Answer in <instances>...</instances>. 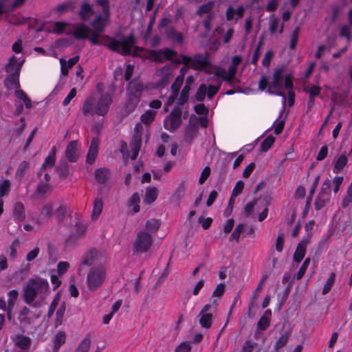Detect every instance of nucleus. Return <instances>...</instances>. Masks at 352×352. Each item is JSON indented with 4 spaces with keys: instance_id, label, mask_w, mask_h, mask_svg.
<instances>
[{
    "instance_id": "nucleus-32",
    "label": "nucleus",
    "mask_w": 352,
    "mask_h": 352,
    "mask_svg": "<svg viewBox=\"0 0 352 352\" xmlns=\"http://www.w3.org/2000/svg\"><path fill=\"white\" fill-rule=\"evenodd\" d=\"M103 208V201L101 198L97 197L94 199V207L91 214L93 220H96L102 212Z\"/></svg>"
},
{
    "instance_id": "nucleus-51",
    "label": "nucleus",
    "mask_w": 352,
    "mask_h": 352,
    "mask_svg": "<svg viewBox=\"0 0 352 352\" xmlns=\"http://www.w3.org/2000/svg\"><path fill=\"white\" fill-rule=\"evenodd\" d=\"M290 336V331H285L282 336L279 338V339L277 340L275 349L276 351L280 349V348L283 347L287 342L288 338Z\"/></svg>"
},
{
    "instance_id": "nucleus-17",
    "label": "nucleus",
    "mask_w": 352,
    "mask_h": 352,
    "mask_svg": "<svg viewBox=\"0 0 352 352\" xmlns=\"http://www.w3.org/2000/svg\"><path fill=\"white\" fill-rule=\"evenodd\" d=\"M109 17L110 16L104 15L103 14L96 16L90 23L94 31L100 33L104 32L109 21Z\"/></svg>"
},
{
    "instance_id": "nucleus-56",
    "label": "nucleus",
    "mask_w": 352,
    "mask_h": 352,
    "mask_svg": "<svg viewBox=\"0 0 352 352\" xmlns=\"http://www.w3.org/2000/svg\"><path fill=\"white\" fill-rule=\"evenodd\" d=\"M74 8L73 3L70 1L65 2L63 3L59 4L56 7V10L59 14H62L70 10H72Z\"/></svg>"
},
{
    "instance_id": "nucleus-62",
    "label": "nucleus",
    "mask_w": 352,
    "mask_h": 352,
    "mask_svg": "<svg viewBox=\"0 0 352 352\" xmlns=\"http://www.w3.org/2000/svg\"><path fill=\"white\" fill-rule=\"evenodd\" d=\"M300 32V28L296 27L292 32V34L291 35V39H290V44L289 47L292 50H294L297 44L298 38V34Z\"/></svg>"
},
{
    "instance_id": "nucleus-50",
    "label": "nucleus",
    "mask_w": 352,
    "mask_h": 352,
    "mask_svg": "<svg viewBox=\"0 0 352 352\" xmlns=\"http://www.w3.org/2000/svg\"><path fill=\"white\" fill-rule=\"evenodd\" d=\"M55 162L56 158L48 155L47 157H45L44 162L38 173V175H40L41 173L45 171L47 168L53 167L55 164Z\"/></svg>"
},
{
    "instance_id": "nucleus-45",
    "label": "nucleus",
    "mask_w": 352,
    "mask_h": 352,
    "mask_svg": "<svg viewBox=\"0 0 352 352\" xmlns=\"http://www.w3.org/2000/svg\"><path fill=\"white\" fill-rule=\"evenodd\" d=\"M91 343L90 338L89 336H86L76 349L75 352H88Z\"/></svg>"
},
{
    "instance_id": "nucleus-42",
    "label": "nucleus",
    "mask_w": 352,
    "mask_h": 352,
    "mask_svg": "<svg viewBox=\"0 0 352 352\" xmlns=\"http://www.w3.org/2000/svg\"><path fill=\"white\" fill-rule=\"evenodd\" d=\"M140 198L138 192H135L130 198L129 206L133 207V213H137L140 211Z\"/></svg>"
},
{
    "instance_id": "nucleus-1",
    "label": "nucleus",
    "mask_w": 352,
    "mask_h": 352,
    "mask_svg": "<svg viewBox=\"0 0 352 352\" xmlns=\"http://www.w3.org/2000/svg\"><path fill=\"white\" fill-rule=\"evenodd\" d=\"M87 38L93 45H103L122 55L135 56L139 50V47L135 46V38L132 34L118 41L107 35H101L100 32L91 30Z\"/></svg>"
},
{
    "instance_id": "nucleus-16",
    "label": "nucleus",
    "mask_w": 352,
    "mask_h": 352,
    "mask_svg": "<svg viewBox=\"0 0 352 352\" xmlns=\"http://www.w3.org/2000/svg\"><path fill=\"white\" fill-rule=\"evenodd\" d=\"M311 237V233L309 232L306 237L302 239L298 244L296 251L294 254V261L299 263L305 256L306 252V247L310 241Z\"/></svg>"
},
{
    "instance_id": "nucleus-41",
    "label": "nucleus",
    "mask_w": 352,
    "mask_h": 352,
    "mask_svg": "<svg viewBox=\"0 0 352 352\" xmlns=\"http://www.w3.org/2000/svg\"><path fill=\"white\" fill-rule=\"evenodd\" d=\"M320 180V175L316 176V177L314 179V182L313 183V185L309 190V196L307 198L306 204H305V208L306 209H308L310 208L311 203L312 201V197L315 193L316 189L317 188V186Z\"/></svg>"
},
{
    "instance_id": "nucleus-25",
    "label": "nucleus",
    "mask_w": 352,
    "mask_h": 352,
    "mask_svg": "<svg viewBox=\"0 0 352 352\" xmlns=\"http://www.w3.org/2000/svg\"><path fill=\"white\" fill-rule=\"evenodd\" d=\"M78 60V56H76L72 58H69L67 61L63 58H60V63L61 67L62 74L65 76H67L69 69H71L74 65H76Z\"/></svg>"
},
{
    "instance_id": "nucleus-10",
    "label": "nucleus",
    "mask_w": 352,
    "mask_h": 352,
    "mask_svg": "<svg viewBox=\"0 0 352 352\" xmlns=\"http://www.w3.org/2000/svg\"><path fill=\"white\" fill-rule=\"evenodd\" d=\"M283 71H284V68L283 67L274 69L271 85L269 86L268 89H267V91L270 94H275V95L283 97L284 99V102H285L286 95L281 90V89L283 87Z\"/></svg>"
},
{
    "instance_id": "nucleus-54",
    "label": "nucleus",
    "mask_w": 352,
    "mask_h": 352,
    "mask_svg": "<svg viewBox=\"0 0 352 352\" xmlns=\"http://www.w3.org/2000/svg\"><path fill=\"white\" fill-rule=\"evenodd\" d=\"M275 141V138L270 135L265 138L261 144V151L266 152L271 148Z\"/></svg>"
},
{
    "instance_id": "nucleus-53",
    "label": "nucleus",
    "mask_w": 352,
    "mask_h": 352,
    "mask_svg": "<svg viewBox=\"0 0 352 352\" xmlns=\"http://www.w3.org/2000/svg\"><path fill=\"white\" fill-rule=\"evenodd\" d=\"M304 90L310 97L315 98L320 94L321 88L316 85H307L305 87Z\"/></svg>"
},
{
    "instance_id": "nucleus-58",
    "label": "nucleus",
    "mask_w": 352,
    "mask_h": 352,
    "mask_svg": "<svg viewBox=\"0 0 352 352\" xmlns=\"http://www.w3.org/2000/svg\"><path fill=\"white\" fill-rule=\"evenodd\" d=\"M209 70L211 71V72H208V74H213L215 76L221 78L223 80H225L226 78V69L219 67H212L211 65L209 67Z\"/></svg>"
},
{
    "instance_id": "nucleus-6",
    "label": "nucleus",
    "mask_w": 352,
    "mask_h": 352,
    "mask_svg": "<svg viewBox=\"0 0 352 352\" xmlns=\"http://www.w3.org/2000/svg\"><path fill=\"white\" fill-rule=\"evenodd\" d=\"M180 63H182V60L179 58H177L173 60L171 63L167 64L164 67L157 69L155 73L156 86L164 87L168 85L173 77V70L176 66Z\"/></svg>"
},
{
    "instance_id": "nucleus-57",
    "label": "nucleus",
    "mask_w": 352,
    "mask_h": 352,
    "mask_svg": "<svg viewBox=\"0 0 352 352\" xmlns=\"http://www.w3.org/2000/svg\"><path fill=\"white\" fill-rule=\"evenodd\" d=\"M10 190V182L8 179H4L0 184V198L8 195Z\"/></svg>"
},
{
    "instance_id": "nucleus-13",
    "label": "nucleus",
    "mask_w": 352,
    "mask_h": 352,
    "mask_svg": "<svg viewBox=\"0 0 352 352\" xmlns=\"http://www.w3.org/2000/svg\"><path fill=\"white\" fill-rule=\"evenodd\" d=\"M217 300H214L212 304H207L204 306L199 314V324L205 329H209L212 325V314L216 309Z\"/></svg>"
},
{
    "instance_id": "nucleus-48",
    "label": "nucleus",
    "mask_w": 352,
    "mask_h": 352,
    "mask_svg": "<svg viewBox=\"0 0 352 352\" xmlns=\"http://www.w3.org/2000/svg\"><path fill=\"white\" fill-rule=\"evenodd\" d=\"M190 90V87L188 85H185L180 93L179 98L177 99V103L179 105L184 104L188 100Z\"/></svg>"
},
{
    "instance_id": "nucleus-39",
    "label": "nucleus",
    "mask_w": 352,
    "mask_h": 352,
    "mask_svg": "<svg viewBox=\"0 0 352 352\" xmlns=\"http://www.w3.org/2000/svg\"><path fill=\"white\" fill-rule=\"evenodd\" d=\"M138 102H139V100L138 99L132 98L128 96V99L126 100L124 109L123 110V114L128 115L131 112H132L135 109Z\"/></svg>"
},
{
    "instance_id": "nucleus-14",
    "label": "nucleus",
    "mask_w": 352,
    "mask_h": 352,
    "mask_svg": "<svg viewBox=\"0 0 352 352\" xmlns=\"http://www.w3.org/2000/svg\"><path fill=\"white\" fill-rule=\"evenodd\" d=\"M176 54L175 51L169 48H166L164 50H150L148 54V58L156 63H164L166 60H171Z\"/></svg>"
},
{
    "instance_id": "nucleus-36",
    "label": "nucleus",
    "mask_w": 352,
    "mask_h": 352,
    "mask_svg": "<svg viewBox=\"0 0 352 352\" xmlns=\"http://www.w3.org/2000/svg\"><path fill=\"white\" fill-rule=\"evenodd\" d=\"M351 204H352V182L347 187L346 192L342 197L341 206L343 208H346Z\"/></svg>"
},
{
    "instance_id": "nucleus-4",
    "label": "nucleus",
    "mask_w": 352,
    "mask_h": 352,
    "mask_svg": "<svg viewBox=\"0 0 352 352\" xmlns=\"http://www.w3.org/2000/svg\"><path fill=\"white\" fill-rule=\"evenodd\" d=\"M106 268L103 265L92 266L87 274L86 284L87 289L93 292L100 287L106 278Z\"/></svg>"
},
{
    "instance_id": "nucleus-28",
    "label": "nucleus",
    "mask_w": 352,
    "mask_h": 352,
    "mask_svg": "<svg viewBox=\"0 0 352 352\" xmlns=\"http://www.w3.org/2000/svg\"><path fill=\"white\" fill-rule=\"evenodd\" d=\"M13 217L15 221L22 222L25 219V207L23 203L19 201L14 206Z\"/></svg>"
},
{
    "instance_id": "nucleus-59",
    "label": "nucleus",
    "mask_w": 352,
    "mask_h": 352,
    "mask_svg": "<svg viewBox=\"0 0 352 352\" xmlns=\"http://www.w3.org/2000/svg\"><path fill=\"white\" fill-rule=\"evenodd\" d=\"M184 80L182 75H179L175 78L174 82L170 87L172 92L179 94V89L184 82Z\"/></svg>"
},
{
    "instance_id": "nucleus-19",
    "label": "nucleus",
    "mask_w": 352,
    "mask_h": 352,
    "mask_svg": "<svg viewBox=\"0 0 352 352\" xmlns=\"http://www.w3.org/2000/svg\"><path fill=\"white\" fill-rule=\"evenodd\" d=\"M142 89L143 84L140 81L138 80H131L129 82L127 88L128 96L140 100Z\"/></svg>"
},
{
    "instance_id": "nucleus-2",
    "label": "nucleus",
    "mask_w": 352,
    "mask_h": 352,
    "mask_svg": "<svg viewBox=\"0 0 352 352\" xmlns=\"http://www.w3.org/2000/svg\"><path fill=\"white\" fill-rule=\"evenodd\" d=\"M49 292V284L41 278L30 279L23 290L24 301L30 306L41 307Z\"/></svg>"
},
{
    "instance_id": "nucleus-34",
    "label": "nucleus",
    "mask_w": 352,
    "mask_h": 352,
    "mask_svg": "<svg viewBox=\"0 0 352 352\" xmlns=\"http://www.w3.org/2000/svg\"><path fill=\"white\" fill-rule=\"evenodd\" d=\"M214 7V2L213 1H210L207 3L203 4L199 7V8L196 11V14L201 16L204 14H214L212 12Z\"/></svg>"
},
{
    "instance_id": "nucleus-63",
    "label": "nucleus",
    "mask_w": 352,
    "mask_h": 352,
    "mask_svg": "<svg viewBox=\"0 0 352 352\" xmlns=\"http://www.w3.org/2000/svg\"><path fill=\"white\" fill-rule=\"evenodd\" d=\"M309 263H310L309 258H307L304 261L303 263L302 264L300 268L299 269L298 273L296 275V279L300 280L302 278V276H304V274L307 269V267H308Z\"/></svg>"
},
{
    "instance_id": "nucleus-8",
    "label": "nucleus",
    "mask_w": 352,
    "mask_h": 352,
    "mask_svg": "<svg viewBox=\"0 0 352 352\" xmlns=\"http://www.w3.org/2000/svg\"><path fill=\"white\" fill-rule=\"evenodd\" d=\"M213 85L207 86L206 84H201L195 96V99L199 102L204 100L206 96L211 100L214 95L219 91L221 86V81L219 79H215Z\"/></svg>"
},
{
    "instance_id": "nucleus-24",
    "label": "nucleus",
    "mask_w": 352,
    "mask_h": 352,
    "mask_svg": "<svg viewBox=\"0 0 352 352\" xmlns=\"http://www.w3.org/2000/svg\"><path fill=\"white\" fill-rule=\"evenodd\" d=\"M94 14L93 6L88 3H83L80 6V9L78 12L79 17L83 21H88L91 16Z\"/></svg>"
},
{
    "instance_id": "nucleus-15",
    "label": "nucleus",
    "mask_w": 352,
    "mask_h": 352,
    "mask_svg": "<svg viewBox=\"0 0 352 352\" xmlns=\"http://www.w3.org/2000/svg\"><path fill=\"white\" fill-rule=\"evenodd\" d=\"M198 129V119L195 115L192 114L189 118V123L185 129V140L191 142L196 137Z\"/></svg>"
},
{
    "instance_id": "nucleus-49",
    "label": "nucleus",
    "mask_w": 352,
    "mask_h": 352,
    "mask_svg": "<svg viewBox=\"0 0 352 352\" xmlns=\"http://www.w3.org/2000/svg\"><path fill=\"white\" fill-rule=\"evenodd\" d=\"M156 115V111L153 110H147L141 116V121L146 124L151 123Z\"/></svg>"
},
{
    "instance_id": "nucleus-30",
    "label": "nucleus",
    "mask_w": 352,
    "mask_h": 352,
    "mask_svg": "<svg viewBox=\"0 0 352 352\" xmlns=\"http://www.w3.org/2000/svg\"><path fill=\"white\" fill-rule=\"evenodd\" d=\"M55 205L56 206L54 208V214L56 216L58 221L61 222L63 221L67 214L66 205L63 203L57 201H55Z\"/></svg>"
},
{
    "instance_id": "nucleus-44",
    "label": "nucleus",
    "mask_w": 352,
    "mask_h": 352,
    "mask_svg": "<svg viewBox=\"0 0 352 352\" xmlns=\"http://www.w3.org/2000/svg\"><path fill=\"white\" fill-rule=\"evenodd\" d=\"M65 311V302L61 303L59 308L56 313L55 327L60 326L63 321V316Z\"/></svg>"
},
{
    "instance_id": "nucleus-52",
    "label": "nucleus",
    "mask_w": 352,
    "mask_h": 352,
    "mask_svg": "<svg viewBox=\"0 0 352 352\" xmlns=\"http://www.w3.org/2000/svg\"><path fill=\"white\" fill-rule=\"evenodd\" d=\"M96 4L102 8L104 15L110 16V5L109 0H95Z\"/></svg>"
},
{
    "instance_id": "nucleus-27",
    "label": "nucleus",
    "mask_w": 352,
    "mask_h": 352,
    "mask_svg": "<svg viewBox=\"0 0 352 352\" xmlns=\"http://www.w3.org/2000/svg\"><path fill=\"white\" fill-rule=\"evenodd\" d=\"M91 29L84 24H78L74 30V37L77 39H85L88 38Z\"/></svg>"
},
{
    "instance_id": "nucleus-37",
    "label": "nucleus",
    "mask_w": 352,
    "mask_h": 352,
    "mask_svg": "<svg viewBox=\"0 0 352 352\" xmlns=\"http://www.w3.org/2000/svg\"><path fill=\"white\" fill-rule=\"evenodd\" d=\"M160 225L161 221L160 220L151 219L146 222L145 228L150 233H155L160 228Z\"/></svg>"
},
{
    "instance_id": "nucleus-33",
    "label": "nucleus",
    "mask_w": 352,
    "mask_h": 352,
    "mask_svg": "<svg viewBox=\"0 0 352 352\" xmlns=\"http://www.w3.org/2000/svg\"><path fill=\"white\" fill-rule=\"evenodd\" d=\"M55 206V202H47L45 204L42 208L40 215L47 219H50L54 214Z\"/></svg>"
},
{
    "instance_id": "nucleus-7",
    "label": "nucleus",
    "mask_w": 352,
    "mask_h": 352,
    "mask_svg": "<svg viewBox=\"0 0 352 352\" xmlns=\"http://www.w3.org/2000/svg\"><path fill=\"white\" fill-rule=\"evenodd\" d=\"M331 180L326 179L322 184L321 188L314 201V208L320 210L325 207L331 200Z\"/></svg>"
},
{
    "instance_id": "nucleus-38",
    "label": "nucleus",
    "mask_w": 352,
    "mask_h": 352,
    "mask_svg": "<svg viewBox=\"0 0 352 352\" xmlns=\"http://www.w3.org/2000/svg\"><path fill=\"white\" fill-rule=\"evenodd\" d=\"M158 195V191L155 187L147 188L144 201L151 204L155 201Z\"/></svg>"
},
{
    "instance_id": "nucleus-47",
    "label": "nucleus",
    "mask_w": 352,
    "mask_h": 352,
    "mask_svg": "<svg viewBox=\"0 0 352 352\" xmlns=\"http://www.w3.org/2000/svg\"><path fill=\"white\" fill-rule=\"evenodd\" d=\"M168 37L173 41L181 43L183 41L182 34L173 28H170L167 31Z\"/></svg>"
},
{
    "instance_id": "nucleus-35",
    "label": "nucleus",
    "mask_w": 352,
    "mask_h": 352,
    "mask_svg": "<svg viewBox=\"0 0 352 352\" xmlns=\"http://www.w3.org/2000/svg\"><path fill=\"white\" fill-rule=\"evenodd\" d=\"M109 176V173L107 168H101L95 171V178L100 184H104L108 179Z\"/></svg>"
},
{
    "instance_id": "nucleus-9",
    "label": "nucleus",
    "mask_w": 352,
    "mask_h": 352,
    "mask_svg": "<svg viewBox=\"0 0 352 352\" xmlns=\"http://www.w3.org/2000/svg\"><path fill=\"white\" fill-rule=\"evenodd\" d=\"M153 236L146 231H140L133 243V251L137 253H144L147 252L153 244Z\"/></svg>"
},
{
    "instance_id": "nucleus-22",
    "label": "nucleus",
    "mask_w": 352,
    "mask_h": 352,
    "mask_svg": "<svg viewBox=\"0 0 352 352\" xmlns=\"http://www.w3.org/2000/svg\"><path fill=\"white\" fill-rule=\"evenodd\" d=\"M99 140L97 138H94L91 140L89 149L87 156V162L88 164H91L94 162L98 152Z\"/></svg>"
},
{
    "instance_id": "nucleus-3",
    "label": "nucleus",
    "mask_w": 352,
    "mask_h": 352,
    "mask_svg": "<svg viewBox=\"0 0 352 352\" xmlns=\"http://www.w3.org/2000/svg\"><path fill=\"white\" fill-rule=\"evenodd\" d=\"M112 102L111 96L109 93L102 94L100 98L96 94L88 96L82 105V111L85 116H104L107 113Z\"/></svg>"
},
{
    "instance_id": "nucleus-31",
    "label": "nucleus",
    "mask_w": 352,
    "mask_h": 352,
    "mask_svg": "<svg viewBox=\"0 0 352 352\" xmlns=\"http://www.w3.org/2000/svg\"><path fill=\"white\" fill-rule=\"evenodd\" d=\"M66 340V334L64 331H58L54 336V351L58 352L60 346L65 344Z\"/></svg>"
},
{
    "instance_id": "nucleus-29",
    "label": "nucleus",
    "mask_w": 352,
    "mask_h": 352,
    "mask_svg": "<svg viewBox=\"0 0 352 352\" xmlns=\"http://www.w3.org/2000/svg\"><path fill=\"white\" fill-rule=\"evenodd\" d=\"M56 171L61 179H65L69 175V166L65 160L60 161L56 167Z\"/></svg>"
},
{
    "instance_id": "nucleus-5",
    "label": "nucleus",
    "mask_w": 352,
    "mask_h": 352,
    "mask_svg": "<svg viewBox=\"0 0 352 352\" xmlns=\"http://www.w3.org/2000/svg\"><path fill=\"white\" fill-rule=\"evenodd\" d=\"M182 63L184 65L190 66L195 70L205 71V72H211L209 70L210 62L207 53L204 54H196L193 56H182Z\"/></svg>"
},
{
    "instance_id": "nucleus-26",
    "label": "nucleus",
    "mask_w": 352,
    "mask_h": 352,
    "mask_svg": "<svg viewBox=\"0 0 352 352\" xmlns=\"http://www.w3.org/2000/svg\"><path fill=\"white\" fill-rule=\"evenodd\" d=\"M142 144V138L139 135H133L131 142L130 143V148L132 152V155L131 158L132 160H134L137 158L139 151L140 149Z\"/></svg>"
},
{
    "instance_id": "nucleus-21",
    "label": "nucleus",
    "mask_w": 352,
    "mask_h": 352,
    "mask_svg": "<svg viewBox=\"0 0 352 352\" xmlns=\"http://www.w3.org/2000/svg\"><path fill=\"white\" fill-rule=\"evenodd\" d=\"M267 275H266V274H265L262 276V278L261 279L257 287L256 288V289L254 290V292L252 294V296L250 298V304L248 305V311H249V317L250 318L252 317V316L250 315V311H251L252 309L253 308V307L259 296L260 292L263 289V287L264 286V283L267 280Z\"/></svg>"
},
{
    "instance_id": "nucleus-55",
    "label": "nucleus",
    "mask_w": 352,
    "mask_h": 352,
    "mask_svg": "<svg viewBox=\"0 0 352 352\" xmlns=\"http://www.w3.org/2000/svg\"><path fill=\"white\" fill-rule=\"evenodd\" d=\"M344 181L342 176H336L331 181V186H333V190L335 194H337L340 188Z\"/></svg>"
},
{
    "instance_id": "nucleus-40",
    "label": "nucleus",
    "mask_w": 352,
    "mask_h": 352,
    "mask_svg": "<svg viewBox=\"0 0 352 352\" xmlns=\"http://www.w3.org/2000/svg\"><path fill=\"white\" fill-rule=\"evenodd\" d=\"M348 162L347 157L344 155L340 156L335 162L333 172L338 173L341 171L346 165Z\"/></svg>"
},
{
    "instance_id": "nucleus-43",
    "label": "nucleus",
    "mask_w": 352,
    "mask_h": 352,
    "mask_svg": "<svg viewBox=\"0 0 352 352\" xmlns=\"http://www.w3.org/2000/svg\"><path fill=\"white\" fill-rule=\"evenodd\" d=\"M17 67H19L21 69V63L17 64L16 57L14 56H12L9 59V63L6 67V71L7 73L12 74V73H14V72H15V69Z\"/></svg>"
},
{
    "instance_id": "nucleus-11",
    "label": "nucleus",
    "mask_w": 352,
    "mask_h": 352,
    "mask_svg": "<svg viewBox=\"0 0 352 352\" xmlns=\"http://www.w3.org/2000/svg\"><path fill=\"white\" fill-rule=\"evenodd\" d=\"M107 260L105 253L100 252L95 248L90 249L82 256V265L87 266H97L102 265Z\"/></svg>"
},
{
    "instance_id": "nucleus-20",
    "label": "nucleus",
    "mask_w": 352,
    "mask_h": 352,
    "mask_svg": "<svg viewBox=\"0 0 352 352\" xmlns=\"http://www.w3.org/2000/svg\"><path fill=\"white\" fill-rule=\"evenodd\" d=\"M20 68L17 67L14 73L9 74L4 80V85L8 89H17L19 87Z\"/></svg>"
},
{
    "instance_id": "nucleus-12",
    "label": "nucleus",
    "mask_w": 352,
    "mask_h": 352,
    "mask_svg": "<svg viewBox=\"0 0 352 352\" xmlns=\"http://www.w3.org/2000/svg\"><path fill=\"white\" fill-rule=\"evenodd\" d=\"M182 110L179 107H175L164 120L165 129L170 132L175 131L182 124Z\"/></svg>"
},
{
    "instance_id": "nucleus-18",
    "label": "nucleus",
    "mask_w": 352,
    "mask_h": 352,
    "mask_svg": "<svg viewBox=\"0 0 352 352\" xmlns=\"http://www.w3.org/2000/svg\"><path fill=\"white\" fill-rule=\"evenodd\" d=\"M80 155L78 142L76 140L70 142L65 150V157L70 162H76Z\"/></svg>"
},
{
    "instance_id": "nucleus-23",
    "label": "nucleus",
    "mask_w": 352,
    "mask_h": 352,
    "mask_svg": "<svg viewBox=\"0 0 352 352\" xmlns=\"http://www.w3.org/2000/svg\"><path fill=\"white\" fill-rule=\"evenodd\" d=\"M13 341L14 345L23 351H27L31 345V339L23 335H16Z\"/></svg>"
},
{
    "instance_id": "nucleus-64",
    "label": "nucleus",
    "mask_w": 352,
    "mask_h": 352,
    "mask_svg": "<svg viewBox=\"0 0 352 352\" xmlns=\"http://www.w3.org/2000/svg\"><path fill=\"white\" fill-rule=\"evenodd\" d=\"M67 26V23L65 22H56L53 25L52 32L54 33L60 34L63 33Z\"/></svg>"
},
{
    "instance_id": "nucleus-61",
    "label": "nucleus",
    "mask_w": 352,
    "mask_h": 352,
    "mask_svg": "<svg viewBox=\"0 0 352 352\" xmlns=\"http://www.w3.org/2000/svg\"><path fill=\"white\" fill-rule=\"evenodd\" d=\"M185 190V183H180L173 194V197L177 200L181 199L184 196Z\"/></svg>"
},
{
    "instance_id": "nucleus-60",
    "label": "nucleus",
    "mask_w": 352,
    "mask_h": 352,
    "mask_svg": "<svg viewBox=\"0 0 352 352\" xmlns=\"http://www.w3.org/2000/svg\"><path fill=\"white\" fill-rule=\"evenodd\" d=\"M8 305L10 307H14L16 300L19 296V292L17 290L12 289L8 293Z\"/></svg>"
},
{
    "instance_id": "nucleus-46",
    "label": "nucleus",
    "mask_w": 352,
    "mask_h": 352,
    "mask_svg": "<svg viewBox=\"0 0 352 352\" xmlns=\"http://www.w3.org/2000/svg\"><path fill=\"white\" fill-rule=\"evenodd\" d=\"M29 167V164L28 162L26 161H23L21 162L16 170V173H15V177L17 179H21L25 173V171L28 170Z\"/></svg>"
}]
</instances>
